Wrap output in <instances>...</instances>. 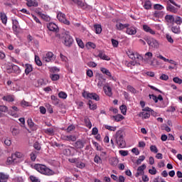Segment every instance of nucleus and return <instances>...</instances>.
Here are the masks:
<instances>
[{
    "instance_id": "nucleus-1",
    "label": "nucleus",
    "mask_w": 182,
    "mask_h": 182,
    "mask_svg": "<svg viewBox=\"0 0 182 182\" xmlns=\"http://www.w3.org/2000/svg\"><path fill=\"white\" fill-rule=\"evenodd\" d=\"M33 168L44 176H53L55 174L52 169L43 164H36L33 166Z\"/></svg>"
},
{
    "instance_id": "nucleus-2",
    "label": "nucleus",
    "mask_w": 182,
    "mask_h": 182,
    "mask_svg": "<svg viewBox=\"0 0 182 182\" xmlns=\"http://www.w3.org/2000/svg\"><path fill=\"white\" fill-rule=\"evenodd\" d=\"M114 139L120 149L126 147V140H124V132L123 131L118 130L114 135Z\"/></svg>"
},
{
    "instance_id": "nucleus-3",
    "label": "nucleus",
    "mask_w": 182,
    "mask_h": 182,
    "mask_svg": "<svg viewBox=\"0 0 182 182\" xmlns=\"http://www.w3.org/2000/svg\"><path fill=\"white\" fill-rule=\"evenodd\" d=\"M82 97H85V99H92L93 100H96V102H99L100 100V97L95 92L90 93L86 91L82 92Z\"/></svg>"
},
{
    "instance_id": "nucleus-4",
    "label": "nucleus",
    "mask_w": 182,
    "mask_h": 182,
    "mask_svg": "<svg viewBox=\"0 0 182 182\" xmlns=\"http://www.w3.org/2000/svg\"><path fill=\"white\" fill-rule=\"evenodd\" d=\"M57 19H58L59 22H61V23H64V25H70V21L66 19V15L62 12H58Z\"/></svg>"
},
{
    "instance_id": "nucleus-5",
    "label": "nucleus",
    "mask_w": 182,
    "mask_h": 182,
    "mask_svg": "<svg viewBox=\"0 0 182 182\" xmlns=\"http://www.w3.org/2000/svg\"><path fill=\"white\" fill-rule=\"evenodd\" d=\"M152 58H153V53L147 52L145 53L144 56V62H145V63H149L151 66H153L154 62L150 61L151 60Z\"/></svg>"
},
{
    "instance_id": "nucleus-6",
    "label": "nucleus",
    "mask_w": 182,
    "mask_h": 182,
    "mask_svg": "<svg viewBox=\"0 0 182 182\" xmlns=\"http://www.w3.org/2000/svg\"><path fill=\"white\" fill-rule=\"evenodd\" d=\"M100 71L104 75H106L107 76H108L109 80H113L114 82H116L117 80L116 77L112 76V73L108 69H107L106 68H100Z\"/></svg>"
},
{
    "instance_id": "nucleus-7",
    "label": "nucleus",
    "mask_w": 182,
    "mask_h": 182,
    "mask_svg": "<svg viewBox=\"0 0 182 182\" xmlns=\"http://www.w3.org/2000/svg\"><path fill=\"white\" fill-rule=\"evenodd\" d=\"M64 45L65 46H71L73 43V38L69 34H65L63 36Z\"/></svg>"
},
{
    "instance_id": "nucleus-8",
    "label": "nucleus",
    "mask_w": 182,
    "mask_h": 182,
    "mask_svg": "<svg viewBox=\"0 0 182 182\" xmlns=\"http://www.w3.org/2000/svg\"><path fill=\"white\" fill-rule=\"evenodd\" d=\"M125 33L127 35H131V36L136 35L137 33V28H136V26H130L129 24V26L127 27V30Z\"/></svg>"
},
{
    "instance_id": "nucleus-9",
    "label": "nucleus",
    "mask_w": 182,
    "mask_h": 182,
    "mask_svg": "<svg viewBox=\"0 0 182 182\" xmlns=\"http://www.w3.org/2000/svg\"><path fill=\"white\" fill-rule=\"evenodd\" d=\"M146 42H147V44L149 45V46H151V48H159V42L157 41V40L154 39V38H146L145 39Z\"/></svg>"
},
{
    "instance_id": "nucleus-10",
    "label": "nucleus",
    "mask_w": 182,
    "mask_h": 182,
    "mask_svg": "<svg viewBox=\"0 0 182 182\" xmlns=\"http://www.w3.org/2000/svg\"><path fill=\"white\" fill-rule=\"evenodd\" d=\"M55 58H53V53L52 52H48L43 57V62L49 63L52 62Z\"/></svg>"
},
{
    "instance_id": "nucleus-11",
    "label": "nucleus",
    "mask_w": 182,
    "mask_h": 182,
    "mask_svg": "<svg viewBox=\"0 0 182 182\" xmlns=\"http://www.w3.org/2000/svg\"><path fill=\"white\" fill-rule=\"evenodd\" d=\"M156 58H157L158 59H161V60H164V62H168V63L174 65L175 66L177 65V63L176 61L173 60H168L160 54H156Z\"/></svg>"
},
{
    "instance_id": "nucleus-12",
    "label": "nucleus",
    "mask_w": 182,
    "mask_h": 182,
    "mask_svg": "<svg viewBox=\"0 0 182 182\" xmlns=\"http://www.w3.org/2000/svg\"><path fill=\"white\" fill-rule=\"evenodd\" d=\"M47 28L51 32H59V27L55 23H49L47 25Z\"/></svg>"
},
{
    "instance_id": "nucleus-13",
    "label": "nucleus",
    "mask_w": 182,
    "mask_h": 182,
    "mask_svg": "<svg viewBox=\"0 0 182 182\" xmlns=\"http://www.w3.org/2000/svg\"><path fill=\"white\" fill-rule=\"evenodd\" d=\"M7 70L8 73H12V70H14V73H21V69H19V67L16 65L9 66V68H7Z\"/></svg>"
},
{
    "instance_id": "nucleus-14",
    "label": "nucleus",
    "mask_w": 182,
    "mask_h": 182,
    "mask_svg": "<svg viewBox=\"0 0 182 182\" xmlns=\"http://www.w3.org/2000/svg\"><path fill=\"white\" fill-rule=\"evenodd\" d=\"M144 170H146V164H142L137 168V172L135 174V177H139V176H143L144 174Z\"/></svg>"
},
{
    "instance_id": "nucleus-15",
    "label": "nucleus",
    "mask_w": 182,
    "mask_h": 182,
    "mask_svg": "<svg viewBox=\"0 0 182 182\" xmlns=\"http://www.w3.org/2000/svg\"><path fill=\"white\" fill-rule=\"evenodd\" d=\"M165 22L166 23H171L172 25L174 24V16L170 15V14H166L165 16Z\"/></svg>"
},
{
    "instance_id": "nucleus-16",
    "label": "nucleus",
    "mask_w": 182,
    "mask_h": 182,
    "mask_svg": "<svg viewBox=\"0 0 182 182\" xmlns=\"http://www.w3.org/2000/svg\"><path fill=\"white\" fill-rule=\"evenodd\" d=\"M143 30L144 32H146V33H150L151 35H156V31H154L150 26H149L147 24H144L143 26Z\"/></svg>"
},
{
    "instance_id": "nucleus-17",
    "label": "nucleus",
    "mask_w": 182,
    "mask_h": 182,
    "mask_svg": "<svg viewBox=\"0 0 182 182\" xmlns=\"http://www.w3.org/2000/svg\"><path fill=\"white\" fill-rule=\"evenodd\" d=\"M153 16L157 18V19H160L164 16V11L156 10L153 13Z\"/></svg>"
},
{
    "instance_id": "nucleus-18",
    "label": "nucleus",
    "mask_w": 182,
    "mask_h": 182,
    "mask_svg": "<svg viewBox=\"0 0 182 182\" xmlns=\"http://www.w3.org/2000/svg\"><path fill=\"white\" fill-rule=\"evenodd\" d=\"M166 11L172 14H177V9L168 2H167Z\"/></svg>"
},
{
    "instance_id": "nucleus-19",
    "label": "nucleus",
    "mask_w": 182,
    "mask_h": 182,
    "mask_svg": "<svg viewBox=\"0 0 182 182\" xmlns=\"http://www.w3.org/2000/svg\"><path fill=\"white\" fill-rule=\"evenodd\" d=\"M106 85V80L103 78L102 75H100L98 77L97 86L98 87H103Z\"/></svg>"
},
{
    "instance_id": "nucleus-20",
    "label": "nucleus",
    "mask_w": 182,
    "mask_h": 182,
    "mask_svg": "<svg viewBox=\"0 0 182 182\" xmlns=\"http://www.w3.org/2000/svg\"><path fill=\"white\" fill-rule=\"evenodd\" d=\"M98 58L102 59V60H110V58L105 53V51L102 50L99 51Z\"/></svg>"
},
{
    "instance_id": "nucleus-21",
    "label": "nucleus",
    "mask_w": 182,
    "mask_h": 182,
    "mask_svg": "<svg viewBox=\"0 0 182 182\" xmlns=\"http://www.w3.org/2000/svg\"><path fill=\"white\" fill-rule=\"evenodd\" d=\"M129 23L123 24L122 23H119L116 24V28L117 31H123V29H127Z\"/></svg>"
},
{
    "instance_id": "nucleus-22",
    "label": "nucleus",
    "mask_w": 182,
    "mask_h": 182,
    "mask_svg": "<svg viewBox=\"0 0 182 182\" xmlns=\"http://www.w3.org/2000/svg\"><path fill=\"white\" fill-rule=\"evenodd\" d=\"M63 139L66 141H76V136L75 135L63 136Z\"/></svg>"
},
{
    "instance_id": "nucleus-23",
    "label": "nucleus",
    "mask_w": 182,
    "mask_h": 182,
    "mask_svg": "<svg viewBox=\"0 0 182 182\" xmlns=\"http://www.w3.org/2000/svg\"><path fill=\"white\" fill-rule=\"evenodd\" d=\"M104 90H105V95H107V96H109V97H112V96L113 95V93L112 92V87H110L109 86H105Z\"/></svg>"
},
{
    "instance_id": "nucleus-24",
    "label": "nucleus",
    "mask_w": 182,
    "mask_h": 182,
    "mask_svg": "<svg viewBox=\"0 0 182 182\" xmlns=\"http://www.w3.org/2000/svg\"><path fill=\"white\" fill-rule=\"evenodd\" d=\"M0 19L4 25H6V23L8 22V17L5 13L0 14Z\"/></svg>"
},
{
    "instance_id": "nucleus-25",
    "label": "nucleus",
    "mask_w": 182,
    "mask_h": 182,
    "mask_svg": "<svg viewBox=\"0 0 182 182\" xmlns=\"http://www.w3.org/2000/svg\"><path fill=\"white\" fill-rule=\"evenodd\" d=\"M151 1L150 0H146L144 4V9H146V11H149V9H151Z\"/></svg>"
},
{
    "instance_id": "nucleus-26",
    "label": "nucleus",
    "mask_w": 182,
    "mask_h": 182,
    "mask_svg": "<svg viewBox=\"0 0 182 182\" xmlns=\"http://www.w3.org/2000/svg\"><path fill=\"white\" fill-rule=\"evenodd\" d=\"M9 176L4 173H0V182H7Z\"/></svg>"
},
{
    "instance_id": "nucleus-27",
    "label": "nucleus",
    "mask_w": 182,
    "mask_h": 182,
    "mask_svg": "<svg viewBox=\"0 0 182 182\" xmlns=\"http://www.w3.org/2000/svg\"><path fill=\"white\" fill-rule=\"evenodd\" d=\"M75 147L77 149H83L85 147V142L82 140H78L75 142Z\"/></svg>"
},
{
    "instance_id": "nucleus-28",
    "label": "nucleus",
    "mask_w": 182,
    "mask_h": 182,
    "mask_svg": "<svg viewBox=\"0 0 182 182\" xmlns=\"http://www.w3.org/2000/svg\"><path fill=\"white\" fill-rule=\"evenodd\" d=\"M33 70V68L32 67V65L31 64H26V69H25V73L26 75H29L31 72Z\"/></svg>"
},
{
    "instance_id": "nucleus-29",
    "label": "nucleus",
    "mask_w": 182,
    "mask_h": 182,
    "mask_svg": "<svg viewBox=\"0 0 182 182\" xmlns=\"http://www.w3.org/2000/svg\"><path fill=\"white\" fill-rule=\"evenodd\" d=\"M12 28H13V31L14 32H18V26L19 25V23L18 22V21L16 19H13L12 20Z\"/></svg>"
},
{
    "instance_id": "nucleus-30",
    "label": "nucleus",
    "mask_w": 182,
    "mask_h": 182,
    "mask_svg": "<svg viewBox=\"0 0 182 182\" xmlns=\"http://www.w3.org/2000/svg\"><path fill=\"white\" fill-rule=\"evenodd\" d=\"M27 6H38V2L36 0H28L26 3Z\"/></svg>"
},
{
    "instance_id": "nucleus-31",
    "label": "nucleus",
    "mask_w": 182,
    "mask_h": 182,
    "mask_svg": "<svg viewBox=\"0 0 182 182\" xmlns=\"http://www.w3.org/2000/svg\"><path fill=\"white\" fill-rule=\"evenodd\" d=\"M171 29L173 33H176L177 35L180 34L181 32L179 26H173Z\"/></svg>"
},
{
    "instance_id": "nucleus-32",
    "label": "nucleus",
    "mask_w": 182,
    "mask_h": 182,
    "mask_svg": "<svg viewBox=\"0 0 182 182\" xmlns=\"http://www.w3.org/2000/svg\"><path fill=\"white\" fill-rule=\"evenodd\" d=\"M112 119H114L115 122H122L124 119V117L120 114L112 116Z\"/></svg>"
},
{
    "instance_id": "nucleus-33",
    "label": "nucleus",
    "mask_w": 182,
    "mask_h": 182,
    "mask_svg": "<svg viewBox=\"0 0 182 182\" xmlns=\"http://www.w3.org/2000/svg\"><path fill=\"white\" fill-rule=\"evenodd\" d=\"M94 29L95 31V33L99 35V33H102V25L100 24H95Z\"/></svg>"
},
{
    "instance_id": "nucleus-34",
    "label": "nucleus",
    "mask_w": 182,
    "mask_h": 182,
    "mask_svg": "<svg viewBox=\"0 0 182 182\" xmlns=\"http://www.w3.org/2000/svg\"><path fill=\"white\" fill-rule=\"evenodd\" d=\"M2 99L5 102H14L15 100V99L14 98V95L4 96Z\"/></svg>"
},
{
    "instance_id": "nucleus-35",
    "label": "nucleus",
    "mask_w": 182,
    "mask_h": 182,
    "mask_svg": "<svg viewBox=\"0 0 182 182\" xmlns=\"http://www.w3.org/2000/svg\"><path fill=\"white\" fill-rule=\"evenodd\" d=\"M50 99H51L53 105H55V106H58V105H59V102H60V100L58 99V97L55 95H51Z\"/></svg>"
},
{
    "instance_id": "nucleus-36",
    "label": "nucleus",
    "mask_w": 182,
    "mask_h": 182,
    "mask_svg": "<svg viewBox=\"0 0 182 182\" xmlns=\"http://www.w3.org/2000/svg\"><path fill=\"white\" fill-rule=\"evenodd\" d=\"M127 55L129 56V58L130 59H132V60H136V53H134V51L132 50H128L127 52Z\"/></svg>"
},
{
    "instance_id": "nucleus-37",
    "label": "nucleus",
    "mask_w": 182,
    "mask_h": 182,
    "mask_svg": "<svg viewBox=\"0 0 182 182\" xmlns=\"http://www.w3.org/2000/svg\"><path fill=\"white\" fill-rule=\"evenodd\" d=\"M72 150H75L74 147L67 148L63 150V153L65 156H72Z\"/></svg>"
},
{
    "instance_id": "nucleus-38",
    "label": "nucleus",
    "mask_w": 182,
    "mask_h": 182,
    "mask_svg": "<svg viewBox=\"0 0 182 182\" xmlns=\"http://www.w3.org/2000/svg\"><path fill=\"white\" fill-rule=\"evenodd\" d=\"M88 106L90 110H96L97 109V105L93 104V102L92 100H89Z\"/></svg>"
},
{
    "instance_id": "nucleus-39",
    "label": "nucleus",
    "mask_w": 182,
    "mask_h": 182,
    "mask_svg": "<svg viewBox=\"0 0 182 182\" xmlns=\"http://www.w3.org/2000/svg\"><path fill=\"white\" fill-rule=\"evenodd\" d=\"M139 117H141L142 119H149V117H150V113L143 111L139 113Z\"/></svg>"
},
{
    "instance_id": "nucleus-40",
    "label": "nucleus",
    "mask_w": 182,
    "mask_h": 182,
    "mask_svg": "<svg viewBox=\"0 0 182 182\" xmlns=\"http://www.w3.org/2000/svg\"><path fill=\"white\" fill-rule=\"evenodd\" d=\"M44 132L49 136H53L55 131L53 130V128H48L44 130Z\"/></svg>"
},
{
    "instance_id": "nucleus-41",
    "label": "nucleus",
    "mask_w": 182,
    "mask_h": 182,
    "mask_svg": "<svg viewBox=\"0 0 182 182\" xmlns=\"http://www.w3.org/2000/svg\"><path fill=\"white\" fill-rule=\"evenodd\" d=\"M85 47L87 48V49H96V44L93 42H87L85 45Z\"/></svg>"
},
{
    "instance_id": "nucleus-42",
    "label": "nucleus",
    "mask_w": 182,
    "mask_h": 182,
    "mask_svg": "<svg viewBox=\"0 0 182 182\" xmlns=\"http://www.w3.org/2000/svg\"><path fill=\"white\" fill-rule=\"evenodd\" d=\"M84 122L85 123L86 127H87L88 129H92V122H90V119H89V118L85 117Z\"/></svg>"
},
{
    "instance_id": "nucleus-43",
    "label": "nucleus",
    "mask_w": 182,
    "mask_h": 182,
    "mask_svg": "<svg viewBox=\"0 0 182 182\" xmlns=\"http://www.w3.org/2000/svg\"><path fill=\"white\" fill-rule=\"evenodd\" d=\"M119 109L121 110V113L126 116V113H127V107L124 105H122L119 107Z\"/></svg>"
},
{
    "instance_id": "nucleus-44",
    "label": "nucleus",
    "mask_w": 182,
    "mask_h": 182,
    "mask_svg": "<svg viewBox=\"0 0 182 182\" xmlns=\"http://www.w3.org/2000/svg\"><path fill=\"white\" fill-rule=\"evenodd\" d=\"M94 161L96 163V164H102V163H103L102 158H100L99 155H95L94 158Z\"/></svg>"
},
{
    "instance_id": "nucleus-45",
    "label": "nucleus",
    "mask_w": 182,
    "mask_h": 182,
    "mask_svg": "<svg viewBox=\"0 0 182 182\" xmlns=\"http://www.w3.org/2000/svg\"><path fill=\"white\" fill-rule=\"evenodd\" d=\"M50 77L51 79V80L56 82V80H59V79H60V76L58 74H51L50 75Z\"/></svg>"
},
{
    "instance_id": "nucleus-46",
    "label": "nucleus",
    "mask_w": 182,
    "mask_h": 182,
    "mask_svg": "<svg viewBox=\"0 0 182 182\" xmlns=\"http://www.w3.org/2000/svg\"><path fill=\"white\" fill-rule=\"evenodd\" d=\"M74 4H76V5H78L80 8H83L85 6V3L80 0H71Z\"/></svg>"
},
{
    "instance_id": "nucleus-47",
    "label": "nucleus",
    "mask_w": 182,
    "mask_h": 182,
    "mask_svg": "<svg viewBox=\"0 0 182 182\" xmlns=\"http://www.w3.org/2000/svg\"><path fill=\"white\" fill-rule=\"evenodd\" d=\"M154 9H155L156 11H163V9H164V6H163V5L159 4H154Z\"/></svg>"
},
{
    "instance_id": "nucleus-48",
    "label": "nucleus",
    "mask_w": 182,
    "mask_h": 182,
    "mask_svg": "<svg viewBox=\"0 0 182 182\" xmlns=\"http://www.w3.org/2000/svg\"><path fill=\"white\" fill-rule=\"evenodd\" d=\"M76 42L81 49L85 48V43H83V41L80 38H76Z\"/></svg>"
},
{
    "instance_id": "nucleus-49",
    "label": "nucleus",
    "mask_w": 182,
    "mask_h": 182,
    "mask_svg": "<svg viewBox=\"0 0 182 182\" xmlns=\"http://www.w3.org/2000/svg\"><path fill=\"white\" fill-rule=\"evenodd\" d=\"M29 179L31 182H41V179L33 175L30 176Z\"/></svg>"
},
{
    "instance_id": "nucleus-50",
    "label": "nucleus",
    "mask_w": 182,
    "mask_h": 182,
    "mask_svg": "<svg viewBox=\"0 0 182 182\" xmlns=\"http://www.w3.org/2000/svg\"><path fill=\"white\" fill-rule=\"evenodd\" d=\"M145 159H146V156L143 155L140 156L136 161L137 166H139V164H141V161H144Z\"/></svg>"
},
{
    "instance_id": "nucleus-51",
    "label": "nucleus",
    "mask_w": 182,
    "mask_h": 182,
    "mask_svg": "<svg viewBox=\"0 0 182 182\" xmlns=\"http://www.w3.org/2000/svg\"><path fill=\"white\" fill-rule=\"evenodd\" d=\"M105 128L109 132H116V127L110 126V125H105Z\"/></svg>"
},
{
    "instance_id": "nucleus-52",
    "label": "nucleus",
    "mask_w": 182,
    "mask_h": 182,
    "mask_svg": "<svg viewBox=\"0 0 182 182\" xmlns=\"http://www.w3.org/2000/svg\"><path fill=\"white\" fill-rule=\"evenodd\" d=\"M174 23H176V25H181L182 23V18L180 16H176L174 18Z\"/></svg>"
},
{
    "instance_id": "nucleus-53",
    "label": "nucleus",
    "mask_w": 182,
    "mask_h": 182,
    "mask_svg": "<svg viewBox=\"0 0 182 182\" xmlns=\"http://www.w3.org/2000/svg\"><path fill=\"white\" fill-rule=\"evenodd\" d=\"M58 97H60V99H66V97H68V94H66V92H60L58 93Z\"/></svg>"
},
{
    "instance_id": "nucleus-54",
    "label": "nucleus",
    "mask_w": 182,
    "mask_h": 182,
    "mask_svg": "<svg viewBox=\"0 0 182 182\" xmlns=\"http://www.w3.org/2000/svg\"><path fill=\"white\" fill-rule=\"evenodd\" d=\"M150 151L152 152V153H159V149H157V146H156L155 145H151L150 146Z\"/></svg>"
},
{
    "instance_id": "nucleus-55",
    "label": "nucleus",
    "mask_w": 182,
    "mask_h": 182,
    "mask_svg": "<svg viewBox=\"0 0 182 182\" xmlns=\"http://www.w3.org/2000/svg\"><path fill=\"white\" fill-rule=\"evenodd\" d=\"M35 62L38 66H42V61H41V59L38 55L35 56Z\"/></svg>"
},
{
    "instance_id": "nucleus-56",
    "label": "nucleus",
    "mask_w": 182,
    "mask_h": 182,
    "mask_svg": "<svg viewBox=\"0 0 182 182\" xmlns=\"http://www.w3.org/2000/svg\"><path fill=\"white\" fill-rule=\"evenodd\" d=\"M173 80L174 83H177L178 85H181L182 83V80L179 78L178 77H175L173 78Z\"/></svg>"
},
{
    "instance_id": "nucleus-57",
    "label": "nucleus",
    "mask_w": 182,
    "mask_h": 182,
    "mask_svg": "<svg viewBox=\"0 0 182 182\" xmlns=\"http://www.w3.org/2000/svg\"><path fill=\"white\" fill-rule=\"evenodd\" d=\"M0 112H2L3 113H7L8 107L5 105H0Z\"/></svg>"
},
{
    "instance_id": "nucleus-58",
    "label": "nucleus",
    "mask_w": 182,
    "mask_h": 182,
    "mask_svg": "<svg viewBox=\"0 0 182 182\" xmlns=\"http://www.w3.org/2000/svg\"><path fill=\"white\" fill-rule=\"evenodd\" d=\"M11 133L13 136H18V134H19V129L18 128H13Z\"/></svg>"
},
{
    "instance_id": "nucleus-59",
    "label": "nucleus",
    "mask_w": 182,
    "mask_h": 182,
    "mask_svg": "<svg viewBox=\"0 0 182 182\" xmlns=\"http://www.w3.org/2000/svg\"><path fill=\"white\" fill-rule=\"evenodd\" d=\"M31 161L36 160V151H33L30 154Z\"/></svg>"
},
{
    "instance_id": "nucleus-60",
    "label": "nucleus",
    "mask_w": 182,
    "mask_h": 182,
    "mask_svg": "<svg viewBox=\"0 0 182 182\" xmlns=\"http://www.w3.org/2000/svg\"><path fill=\"white\" fill-rule=\"evenodd\" d=\"M127 90H129V92H131V93H136V89L132 85L127 86Z\"/></svg>"
},
{
    "instance_id": "nucleus-61",
    "label": "nucleus",
    "mask_w": 182,
    "mask_h": 182,
    "mask_svg": "<svg viewBox=\"0 0 182 182\" xmlns=\"http://www.w3.org/2000/svg\"><path fill=\"white\" fill-rule=\"evenodd\" d=\"M149 174L154 176V175L157 174V170L156 169V168L152 167L151 169L149 170Z\"/></svg>"
},
{
    "instance_id": "nucleus-62",
    "label": "nucleus",
    "mask_w": 182,
    "mask_h": 182,
    "mask_svg": "<svg viewBox=\"0 0 182 182\" xmlns=\"http://www.w3.org/2000/svg\"><path fill=\"white\" fill-rule=\"evenodd\" d=\"M60 58L62 62L66 63L68 62V57L65 56L63 54L60 53Z\"/></svg>"
},
{
    "instance_id": "nucleus-63",
    "label": "nucleus",
    "mask_w": 182,
    "mask_h": 182,
    "mask_svg": "<svg viewBox=\"0 0 182 182\" xmlns=\"http://www.w3.org/2000/svg\"><path fill=\"white\" fill-rule=\"evenodd\" d=\"M119 153L121 156H123L124 157H126V156L129 155L128 151L120 150V151H119Z\"/></svg>"
},
{
    "instance_id": "nucleus-64",
    "label": "nucleus",
    "mask_w": 182,
    "mask_h": 182,
    "mask_svg": "<svg viewBox=\"0 0 182 182\" xmlns=\"http://www.w3.org/2000/svg\"><path fill=\"white\" fill-rule=\"evenodd\" d=\"M86 75L88 77H93V71L92 70H87Z\"/></svg>"
}]
</instances>
